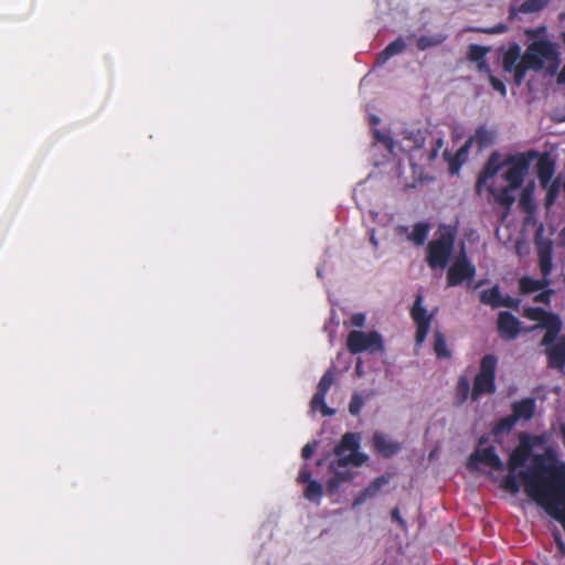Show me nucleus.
I'll use <instances>...</instances> for the list:
<instances>
[{"label":"nucleus","instance_id":"49","mask_svg":"<svg viewBox=\"0 0 565 565\" xmlns=\"http://www.w3.org/2000/svg\"><path fill=\"white\" fill-rule=\"evenodd\" d=\"M391 516L394 521L398 522L401 525H403V526L405 525V521L399 515L398 508H395L392 510Z\"/></svg>","mask_w":565,"mask_h":565},{"label":"nucleus","instance_id":"20","mask_svg":"<svg viewBox=\"0 0 565 565\" xmlns=\"http://www.w3.org/2000/svg\"><path fill=\"white\" fill-rule=\"evenodd\" d=\"M535 401L531 397L523 398L512 405L513 418L529 420L533 417Z\"/></svg>","mask_w":565,"mask_h":565},{"label":"nucleus","instance_id":"25","mask_svg":"<svg viewBox=\"0 0 565 565\" xmlns=\"http://www.w3.org/2000/svg\"><path fill=\"white\" fill-rule=\"evenodd\" d=\"M501 291L499 286H493L490 289L482 290L480 292V301L483 305H488L492 308H499L501 302Z\"/></svg>","mask_w":565,"mask_h":565},{"label":"nucleus","instance_id":"11","mask_svg":"<svg viewBox=\"0 0 565 565\" xmlns=\"http://www.w3.org/2000/svg\"><path fill=\"white\" fill-rule=\"evenodd\" d=\"M335 373L334 370L331 367L324 372L322 377L320 379L317 391L315 395L311 398L310 406L312 411L320 409L321 414L323 416H332L334 415L335 411L328 407L326 404V395L328 391L330 390L331 385L334 383Z\"/></svg>","mask_w":565,"mask_h":565},{"label":"nucleus","instance_id":"2","mask_svg":"<svg viewBox=\"0 0 565 565\" xmlns=\"http://www.w3.org/2000/svg\"><path fill=\"white\" fill-rule=\"evenodd\" d=\"M533 445L531 438L526 434H521L519 438V445L512 450L508 459V471L509 473L502 479L500 487L512 494H515L520 491V484L518 478H520L523 482L524 490H526L525 481L522 477V472L525 470H520L516 476V470L527 462L530 457L532 456ZM534 469H527L526 471L531 473H537L539 476H548L547 467H557L561 465H565L564 462L544 465V457L542 455H535L533 457ZM527 492V491H525ZM532 500H534L529 493H526Z\"/></svg>","mask_w":565,"mask_h":565},{"label":"nucleus","instance_id":"16","mask_svg":"<svg viewBox=\"0 0 565 565\" xmlns=\"http://www.w3.org/2000/svg\"><path fill=\"white\" fill-rule=\"evenodd\" d=\"M500 168H501L500 154L498 152L491 153L478 175L477 183H476V190L478 193H481V189L484 185V183L489 179L493 178L499 172Z\"/></svg>","mask_w":565,"mask_h":565},{"label":"nucleus","instance_id":"48","mask_svg":"<svg viewBox=\"0 0 565 565\" xmlns=\"http://www.w3.org/2000/svg\"><path fill=\"white\" fill-rule=\"evenodd\" d=\"M374 136H375V138H376L379 141L383 142L387 148H392V143H393V141H392V139H391L390 137H387V136H382V135H381V132H380L379 130H376V131L374 132Z\"/></svg>","mask_w":565,"mask_h":565},{"label":"nucleus","instance_id":"52","mask_svg":"<svg viewBox=\"0 0 565 565\" xmlns=\"http://www.w3.org/2000/svg\"><path fill=\"white\" fill-rule=\"evenodd\" d=\"M459 168V163L455 162V160L450 161L449 170L451 173H455Z\"/></svg>","mask_w":565,"mask_h":565},{"label":"nucleus","instance_id":"14","mask_svg":"<svg viewBox=\"0 0 565 565\" xmlns=\"http://www.w3.org/2000/svg\"><path fill=\"white\" fill-rule=\"evenodd\" d=\"M545 348L547 366L564 373L565 369V335H557L550 344H541Z\"/></svg>","mask_w":565,"mask_h":565},{"label":"nucleus","instance_id":"38","mask_svg":"<svg viewBox=\"0 0 565 565\" xmlns=\"http://www.w3.org/2000/svg\"><path fill=\"white\" fill-rule=\"evenodd\" d=\"M489 82H490L491 87H492L494 90H497L498 93H500V95H501L502 97H505V95H507V88H505L504 83H503L500 78H498V77H495V76H493V75H491V74H490V75H489Z\"/></svg>","mask_w":565,"mask_h":565},{"label":"nucleus","instance_id":"55","mask_svg":"<svg viewBox=\"0 0 565 565\" xmlns=\"http://www.w3.org/2000/svg\"><path fill=\"white\" fill-rule=\"evenodd\" d=\"M559 38H561L563 44L565 45V30L561 33Z\"/></svg>","mask_w":565,"mask_h":565},{"label":"nucleus","instance_id":"12","mask_svg":"<svg viewBox=\"0 0 565 565\" xmlns=\"http://www.w3.org/2000/svg\"><path fill=\"white\" fill-rule=\"evenodd\" d=\"M481 462L490 468H493L495 470H502L503 469V462L495 452V449L493 446H488L482 449L479 447L469 456L467 468L470 471L477 470V463Z\"/></svg>","mask_w":565,"mask_h":565},{"label":"nucleus","instance_id":"6","mask_svg":"<svg viewBox=\"0 0 565 565\" xmlns=\"http://www.w3.org/2000/svg\"><path fill=\"white\" fill-rule=\"evenodd\" d=\"M498 366V358L494 354H486L480 360L479 372L473 379L471 390V398L477 401L484 394H493L495 392V372Z\"/></svg>","mask_w":565,"mask_h":565},{"label":"nucleus","instance_id":"43","mask_svg":"<svg viewBox=\"0 0 565 565\" xmlns=\"http://www.w3.org/2000/svg\"><path fill=\"white\" fill-rule=\"evenodd\" d=\"M350 323L352 327L362 328L365 323V316L361 312L351 316Z\"/></svg>","mask_w":565,"mask_h":565},{"label":"nucleus","instance_id":"58","mask_svg":"<svg viewBox=\"0 0 565 565\" xmlns=\"http://www.w3.org/2000/svg\"><path fill=\"white\" fill-rule=\"evenodd\" d=\"M372 121H373V122H377V118H376V117H373V118H372Z\"/></svg>","mask_w":565,"mask_h":565},{"label":"nucleus","instance_id":"33","mask_svg":"<svg viewBox=\"0 0 565 565\" xmlns=\"http://www.w3.org/2000/svg\"><path fill=\"white\" fill-rule=\"evenodd\" d=\"M516 422V418H513V414L501 418L493 427V434L499 435L505 431H510Z\"/></svg>","mask_w":565,"mask_h":565},{"label":"nucleus","instance_id":"31","mask_svg":"<svg viewBox=\"0 0 565 565\" xmlns=\"http://www.w3.org/2000/svg\"><path fill=\"white\" fill-rule=\"evenodd\" d=\"M546 190L545 196V205L548 207L553 205L558 196L561 183L558 179L551 180L545 186H542Z\"/></svg>","mask_w":565,"mask_h":565},{"label":"nucleus","instance_id":"3","mask_svg":"<svg viewBox=\"0 0 565 565\" xmlns=\"http://www.w3.org/2000/svg\"><path fill=\"white\" fill-rule=\"evenodd\" d=\"M360 446L361 438L359 434L345 433L333 448L335 459L330 462L329 469L334 470L335 468H345L348 466H363L369 457L360 452Z\"/></svg>","mask_w":565,"mask_h":565},{"label":"nucleus","instance_id":"9","mask_svg":"<svg viewBox=\"0 0 565 565\" xmlns=\"http://www.w3.org/2000/svg\"><path fill=\"white\" fill-rule=\"evenodd\" d=\"M476 276V267L468 259L462 249L447 271V286L455 287L465 280H472Z\"/></svg>","mask_w":565,"mask_h":565},{"label":"nucleus","instance_id":"34","mask_svg":"<svg viewBox=\"0 0 565 565\" xmlns=\"http://www.w3.org/2000/svg\"><path fill=\"white\" fill-rule=\"evenodd\" d=\"M471 390L468 379L460 376L456 386V393L460 402H465L471 395Z\"/></svg>","mask_w":565,"mask_h":565},{"label":"nucleus","instance_id":"10","mask_svg":"<svg viewBox=\"0 0 565 565\" xmlns=\"http://www.w3.org/2000/svg\"><path fill=\"white\" fill-rule=\"evenodd\" d=\"M423 296L418 294L411 309V317L416 324L415 342L418 347L426 340L433 320V315L428 313L423 306Z\"/></svg>","mask_w":565,"mask_h":565},{"label":"nucleus","instance_id":"24","mask_svg":"<svg viewBox=\"0 0 565 565\" xmlns=\"http://www.w3.org/2000/svg\"><path fill=\"white\" fill-rule=\"evenodd\" d=\"M447 39L446 34L437 33L433 35H420L416 41V46L419 51L435 47L444 43Z\"/></svg>","mask_w":565,"mask_h":565},{"label":"nucleus","instance_id":"44","mask_svg":"<svg viewBox=\"0 0 565 565\" xmlns=\"http://www.w3.org/2000/svg\"><path fill=\"white\" fill-rule=\"evenodd\" d=\"M553 294V290L551 289H547V290H543L541 294L536 295L534 297V301L535 302H545V303H550V300H551V296Z\"/></svg>","mask_w":565,"mask_h":565},{"label":"nucleus","instance_id":"29","mask_svg":"<svg viewBox=\"0 0 565 565\" xmlns=\"http://www.w3.org/2000/svg\"><path fill=\"white\" fill-rule=\"evenodd\" d=\"M323 494V487L317 480L310 481L303 492V495L309 501L319 502Z\"/></svg>","mask_w":565,"mask_h":565},{"label":"nucleus","instance_id":"57","mask_svg":"<svg viewBox=\"0 0 565 565\" xmlns=\"http://www.w3.org/2000/svg\"><path fill=\"white\" fill-rule=\"evenodd\" d=\"M356 372H361V366H360V363H358L356 367H355Z\"/></svg>","mask_w":565,"mask_h":565},{"label":"nucleus","instance_id":"53","mask_svg":"<svg viewBox=\"0 0 565 565\" xmlns=\"http://www.w3.org/2000/svg\"><path fill=\"white\" fill-rule=\"evenodd\" d=\"M559 433L563 439V443L565 444V425H562L559 428Z\"/></svg>","mask_w":565,"mask_h":565},{"label":"nucleus","instance_id":"32","mask_svg":"<svg viewBox=\"0 0 565 565\" xmlns=\"http://www.w3.org/2000/svg\"><path fill=\"white\" fill-rule=\"evenodd\" d=\"M519 205L521 210L525 212H531L534 209L533 203V186L526 185L520 195Z\"/></svg>","mask_w":565,"mask_h":565},{"label":"nucleus","instance_id":"5","mask_svg":"<svg viewBox=\"0 0 565 565\" xmlns=\"http://www.w3.org/2000/svg\"><path fill=\"white\" fill-rule=\"evenodd\" d=\"M523 317L529 320L539 322V324L527 329L526 331H533L537 328H543L546 330L541 340V344H550L554 342L562 331L563 324L561 318L557 315L548 312L541 307L524 308Z\"/></svg>","mask_w":565,"mask_h":565},{"label":"nucleus","instance_id":"22","mask_svg":"<svg viewBox=\"0 0 565 565\" xmlns=\"http://www.w3.org/2000/svg\"><path fill=\"white\" fill-rule=\"evenodd\" d=\"M551 284L550 278L542 277V279H534L531 277H522L519 280L520 291L522 294H532L539 290H543Z\"/></svg>","mask_w":565,"mask_h":565},{"label":"nucleus","instance_id":"23","mask_svg":"<svg viewBox=\"0 0 565 565\" xmlns=\"http://www.w3.org/2000/svg\"><path fill=\"white\" fill-rule=\"evenodd\" d=\"M406 47L405 41L403 38H397L391 43H388L385 49L377 55V63L383 64L391 57L401 54Z\"/></svg>","mask_w":565,"mask_h":565},{"label":"nucleus","instance_id":"17","mask_svg":"<svg viewBox=\"0 0 565 565\" xmlns=\"http://www.w3.org/2000/svg\"><path fill=\"white\" fill-rule=\"evenodd\" d=\"M536 162V175L539 178L541 186H545L553 178L555 173V161L548 153L539 154Z\"/></svg>","mask_w":565,"mask_h":565},{"label":"nucleus","instance_id":"27","mask_svg":"<svg viewBox=\"0 0 565 565\" xmlns=\"http://www.w3.org/2000/svg\"><path fill=\"white\" fill-rule=\"evenodd\" d=\"M550 0H525L521 3L518 11L524 14L536 13L545 9Z\"/></svg>","mask_w":565,"mask_h":565},{"label":"nucleus","instance_id":"7","mask_svg":"<svg viewBox=\"0 0 565 565\" xmlns=\"http://www.w3.org/2000/svg\"><path fill=\"white\" fill-rule=\"evenodd\" d=\"M537 157V151L529 150L508 158L509 168L503 173V179L509 183L508 186L519 189L529 171V168Z\"/></svg>","mask_w":565,"mask_h":565},{"label":"nucleus","instance_id":"51","mask_svg":"<svg viewBox=\"0 0 565 565\" xmlns=\"http://www.w3.org/2000/svg\"><path fill=\"white\" fill-rule=\"evenodd\" d=\"M557 83L558 84H565V66L562 68L557 76Z\"/></svg>","mask_w":565,"mask_h":565},{"label":"nucleus","instance_id":"47","mask_svg":"<svg viewBox=\"0 0 565 565\" xmlns=\"http://www.w3.org/2000/svg\"><path fill=\"white\" fill-rule=\"evenodd\" d=\"M315 446H316V444H311V443L306 444L301 449V457L303 459H309L315 451Z\"/></svg>","mask_w":565,"mask_h":565},{"label":"nucleus","instance_id":"56","mask_svg":"<svg viewBox=\"0 0 565 565\" xmlns=\"http://www.w3.org/2000/svg\"><path fill=\"white\" fill-rule=\"evenodd\" d=\"M466 149H467V146L462 147V148L458 151L457 157H459V156L461 154V152H465V151H466Z\"/></svg>","mask_w":565,"mask_h":565},{"label":"nucleus","instance_id":"45","mask_svg":"<svg viewBox=\"0 0 565 565\" xmlns=\"http://www.w3.org/2000/svg\"><path fill=\"white\" fill-rule=\"evenodd\" d=\"M441 146H443V140L439 138V139H437L435 141V145H434L433 149L429 152L428 161H434L437 158L438 152H439Z\"/></svg>","mask_w":565,"mask_h":565},{"label":"nucleus","instance_id":"54","mask_svg":"<svg viewBox=\"0 0 565 565\" xmlns=\"http://www.w3.org/2000/svg\"><path fill=\"white\" fill-rule=\"evenodd\" d=\"M482 72H487V73H490V66L489 64L487 63V66H482Z\"/></svg>","mask_w":565,"mask_h":565},{"label":"nucleus","instance_id":"40","mask_svg":"<svg viewBox=\"0 0 565 565\" xmlns=\"http://www.w3.org/2000/svg\"><path fill=\"white\" fill-rule=\"evenodd\" d=\"M331 471L333 472V477L340 483L351 481L353 478V473L350 470L340 471V470H338V468H335L334 470H331Z\"/></svg>","mask_w":565,"mask_h":565},{"label":"nucleus","instance_id":"42","mask_svg":"<svg viewBox=\"0 0 565 565\" xmlns=\"http://www.w3.org/2000/svg\"><path fill=\"white\" fill-rule=\"evenodd\" d=\"M297 481L299 483H306V484H308L310 481H313L311 479V472H310V470L307 467H303L299 471L298 477H297Z\"/></svg>","mask_w":565,"mask_h":565},{"label":"nucleus","instance_id":"59","mask_svg":"<svg viewBox=\"0 0 565 565\" xmlns=\"http://www.w3.org/2000/svg\"><path fill=\"white\" fill-rule=\"evenodd\" d=\"M513 12H514V10L512 9V10L510 11V17H511V18H512V15H513Z\"/></svg>","mask_w":565,"mask_h":565},{"label":"nucleus","instance_id":"28","mask_svg":"<svg viewBox=\"0 0 565 565\" xmlns=\"http://www.w3.org/2000/svg\"><path fill=\"white\" fill-rule=\"evenodd\" d=\"M428 235V225L424 223H417L414 225L412 233L408 235V239L415 245H423Z\"/></svg>","mask_w":565,"mask_h":565},{"label":"nucleus","instance_id":"13","mask_svg":"<svg viewBox=\"0 0 565 565\" xmlns=\"http://www.w3.org/2000/svg\"><path fill=\"white\" fill-rule=\"evenodd\" d=\"M497 331L501 339L514 340L522 332V323L511 312L500 311L497 318Z\"/></svg>","mask_w":565,"mask_h":565},{"label":"nucleus","instance_id":"18","mask_svg":"<svg viewBox=\"0 0 565 565\" xmlns=\"http://www.w3.org/2000/svg\"><path fill=\"white\" fill-rule=\"evenodd\" d=\"M539 267L543 277L548 278L553 269V246L551 241L537 244Z\"/></svg>","mask_w":565,"mask_h":565},{"label":"nucleus","instance_id":"8","mask_svg":"<svg viewBox=\"0 0 565 565\" xmlns=\"http://www.w3.org/2000/svg\"><path fill=\"white\" fill-rule=\"evenodd\" d=\"M347 349L351 354L365 351L375 353L384 351V343L382 335L377 331L363 332L352 330L347 338Z\"/></svg>","mask_w":565,"mask_h":565},{"label":"nucleus","instance_id":"50","mask_svg":"<svg viewBox=\"0 0 565 565\" xmlns=\"http://www.w3.org/2000/svg\"><path fill=\"white\" fill-rule=\"evenodd\" d=\"M370 243L372 244V246H373L374 248H377V247H379V242H377V239H376V237H375V232H374V230H371V232H370Z\"/></svg>","mask_w":565,"mask_h":565},{"label":"nucleus","instance_id":"4","mask_svg":"<svg viewBox=\"0 0 565 565\" xmlns=\"http://www.w3.org/2000/svg\"><path fill=\"white\" fill-rule=\"evenodd\" d=\"M455 239V233L450 230L444 228L438 232L435 239L428 243L426 262L430 268L443 269L448 265L454 249Z\"/></svg>","mask_w":565,"mask_h":565},{"label":"nucleus","instance_id":"21","mask_svg":"<svg viewBox=\"0 0 565 565\" xmlns=\"http://www.w3.org/2000/svg\"><path fill=\"white\" fill-rule=\"evenodd\" d=\"M513 190L514 189H512L510 186H504L499 190L493 186L488 188V191L494 198L495 203H498L499 205H501L505 209V211H507L505 213H508L510 211L511 206L513 205V203L515 201L514 195L511 193V191H513Z\"/></svg>","mask_w":565,"mask_h":565},{"label":"nucleus","instance_id":"15","mask_svg":"<svg viewBox=\"0 0 565 565\" xmlns=\"http://www.w3.org/2000/svg\"><path fill=\"white\" fill-rule=\"evenodd\" d=\"M390 482V478L387 476H379L376 477L366 488L361 490L354 498L352 507H359L363 504L366 500L374 498L381 489Z\"/></svg>","mask_w":565,"mask_h":565},{"label":"nucleus","instance_id":"46","mask_svg":"<svg viewBox=\"0 0 565 565\" xmlns=\"http://www.w3.org/2000/svg\"><path fill=\"white\" fill-rule=\"evenodd\" d=\"M340 482L332 476L327 482V490L330 494H333L338 491L340 487Z\"/></svg>","mask_w":565,"mask_h":565},{"label":"nucleus","instance_id":"1","mask_svg":"<svg viewBox=\"0 0 565 565\" xmlns=\"http://www.w3.org/2000/svg\"><path fill=\"white\" fill-rule=\"evenodd\" d=\"M557 58L558 53L548 40L532 42L523 54H521V46L514 42L503 54L502 67L504 72L513 74V81L519 86L524 81L527 71L539 72L544 67L545 62H555Z\"/></svg>","mask_w":565,"mask_h":565},{"label":"nucleus","instance_id":"37","mask_svg":"<svg viewBox=\"0 0 565 565\" xmlns=\"http://www.w3.org/2000/svg\"><path fill=\"white\" fill-rule=\"evenodd\" d=\"M475 31L486 34H501L508 31V25L504 23H498L491 28H477Z\"/></svg>","mask_w":565,"mask_h":565},{"label":"nucleus","instance_id":"30","mask_svg":"<svg viewBox=\"0 0 565 565\" xmlns=\"http://www.w3.org/2000/svg\"><path fill=\"white\" fill-rule=\"evenodd\" d=\"M434 351L437 358H448L450 355V352L447 349L446 339L438 330L434 332Z\"/></svg>","mask_w":565,"mask_h":565},{"label":"nucleus","instance_id":"26","mask_svg":"<svg viewBox=\"0 0 565 565\" xmlns=\"http://www.w3.org/2000/svg\"><path fill=\"white\" fill-rule=\"evenodd\" d=\"M488 53V49L481 46L479 44H471L468 49V58L471 62L478 63V68L482 70V66H487L486 54Z\"/></svg>","mask_w":565,"mask_h":565},{"label":"nucleus","instance_id":"35","mask_svg":"<svg viewBox=\"0 0 565 565\" xmlns=\"http://www.w3.org/2000/svg\"><path fill=\"white\" fill-rule=\"evenodd\" d=\"M475 139L480 148L488 147L493 141V134L484 127H479L476 130Z\"/></svg>","mask_w":565,"mask_h":565},{"label":"nucleus","instance_id":"39","mask_svg":"<svg viewBox=\"0 0 565 565\" xmlns=\"http://www.w3.org/2000/svg\"><path fill=\"white\" fill-rule=\"evenodd\" d=\"M520 306V299L513 298L511 296L501 297L500 307H507L514 310H518Z\"/></svg>","mask_w":565,"mask_h":565},{"label":"nucleus","instance_id":"19","mask_svg":"<svg viewBox=\"0 0 565 565\" xmlns=\"http://www.w3.org/2000/svg\"><path fill=\"white\" fill-rule=\"evenodd\" d=\"M373 446L375 451L385 458L394 456L399 450V445L397 443L392 441L381 433L374 434Z\"/></svg>","mask_w":565,"mask_h":565},{"label":"nucleus","instance_id":"36","mask_svg":"<svg viewBox=\"0 0 565 565\" xmlns=\"http://www.w3.org/2000/svg\"><path fill=\"white\" fill-rule=\"evenodd\" d=\"M364 401L362 396L358 392H354L349 403V413L353 416H358L361 413Z\"/></svg>","mask_w":565,"mask_h":565},{"label":"nucleus","instance_id":"41","mask_svg":"<svg viewBox=\"0 0 565 565\" xmlns=\"http://www.w3.org/2000/svg\"><path fill=\"white\" fill-rule=\"evenodd\" d=\"M408 139L413 140L414 148H417V149L422 148L425 143V137L420 130H418L416 132H412L409 135Z\"/></svg>","mask_w":565,"mask_h":565}]
</instances>
